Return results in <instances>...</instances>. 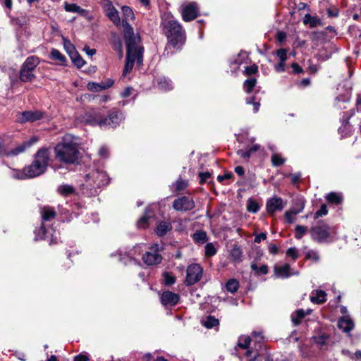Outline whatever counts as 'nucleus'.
Returning a JSON list of instances; mask_svg holds the SVG:
<instances>
[{"label": "nucleus", "instance_id": "nucleus-1", "mask_svg": "<svg viewBox=\"0 0 361 361\" xmlns=\"http://www.w3.org/2000/svg\"><path fill=\"white\" fill-rule=\"evenodd\" d=\"M125 42L127 53L123 76H126L132 71L135 61L138 65L142 64L144 51V48L140 45V36L135 34L133 27L128 25L125 30Z\"/></svg>", "mask_w": 361, "mask_h": 361}, {"label": "nucleus", "instance_id": "nucleus-2", "mask_svg": "<svg viewBox=\"0 0 361 361\" xmlns=\"http://www.w3.org/2000/svg\"><path fill=\"white\" fill-rule=\"evenodd\" d=\"M55 158L64 164H75L79 161L80 152L70 135H66L54 147Z\"/></svg>", "mask_w": 361, "mask_h": 361}, {"label": "nucleus", "instance_id": "nucleus-3", "mask_svg": "<svg viewBox=\"0 0 361 361\" xmlns=\"http://www.w3.org/2000/svg\"><path fill=\"white\" fill-rule=\"evenodd\" d=\"M163 31L168 42L166 50L173 48L179 49L185 42V32L182 26L173 17H167L162 21Z\"/></svg>", "mask_w": 361, "mask_h": 361}, {"label": "nucleus", "instance_id": "nucleus-4", "mask_svg": "<svg viewBox=\"0 0 361 361\" xmlns=\"http://www.w3.org/2000/svg\"><path fill=\"white\" fill-rule=\"evenodd\" d=\"M49 160V149L47 148L39 149L35 154L32 164L25 166L27 177L32 178L43 174L47 169Z\"/></svg>", "mask_w": 361, "mask_h": 361}, {"label": "nucleus", "instance_id": "nucleus-5", "mask_svg": "<svg viewBox=\"0 0 361 361\" xmlns=\"http://www.w3.org/2000/svg\"><path fill=\"white\" fill-rule=\"evenodd\" d=\"M121 112L117 111H111L108 116L103 118L99 113L90 114L86 118V122L92 126L99 125L100 127H109L114 128L123 120Z\"/></svg>", "mask_w": 361, "mask_h": 361}, {"label": "nucleus", "instance_id": "nucleus-6", "mask_svg": "<svg viewBox=\"0 0 361 361\" xmlns=\"http://www.w3.org/2000/svg\"><path fill=\"white\" fill-rule=\"evenodd\" d=\"M39 62V59L36 56H31L26 59L20 71V79L22 82H31L35 78L34 71Z\"/></svg>", "mask_w": 361, "mask_h": 361}, {"label": "nucleus", "instance_id": "nucleus-7", "mask_svg": "<svg viewBox=\"0 0 361 361\" xmlns=\"http://www.w3.org/2000/svg\"><path fill=\"white\" fill-rule=\"evenodd\" d=\"M107 174L102 171L94 170L85 176L87 185L93 188H100L109 183Z\"/></svg>", "mask_w": 361, "mask_h": 361}, {"label": "nucleus", "instance_id": "nucleus-8", "mask_svg": "<svg viewBox=\"0 0 361 361\" xmlns=\"http://www.w3.org/2000/svg\"><path fill=\"white\" fill-rule=\"evenodd\" d=\"M312 238L317 242L326 241L332 233L331 228L324 222H319L310 230Z\"/></svg>", "mask_w": 361, "mask_h": 361}, {"label": "nucleus", "instance_id": "nucleus-9", "mask_svg": "<svg viewBox=\"0 0 361 361\" xmlns=\"http://www.w3.org/2000/svg\"><path fill=\"white\" fill-rule=\"evenodd\" d=\"M162 248L159 247L158 244L153 245L150 248L149 250L147 251L145 254L142 256V260L143 262L149 265H154L160 263L162 260V257L159 254V251Z\"/></svg>", "mask_w": 361, "mask_h": 361}, {"label": "nucleus", "instance_id": "nucleus-10", "mask_svg": "<svg viewBox=\"0 0 361 361\" xmlns=\"http://www.w3.org/2000/svg\"><path fill=\"white\" fill-rule=\"evenodd\" d=\"M202 276V269L197 264H192L187 268V275L185 280L186 286H192L198 282Z\"/></svg>", "mask_w": 361, "mask_h": 361}, {"label": "nucleus", "instance_id": "nucleus-11", "mask_svg": "<svg viewBox=\"0 0 361 361\" xmlns=\"http://www.w3.org/2000/svg\"><path fill=\"white\" fill-rule=\"evenodd\" d=\"M195 205L193 200L187 196L176 199L173 202V208L178 212L190 211L195 207Z\"/></svg>", "mask_w": 361, "mask_h": 361}, {"label": "nucleus", "instance_id": "nucleus-12", "mask_svg": "<svg viewBox=\"0 0 361 361\" xmlns=\"http://www.w3.org/2000/svg\"><path fill=\"white\" fill-rule=\"evenodd\" d=\"M103 9L106 16L115 25L118 26L121 24V18L118 14V11L115 8L110 1H104Z\"/></svg>", "mask_w": 361, "mask_h": 361}, {"label": "nucleus", "instance_id": "nucleus-13", "mask_svg": "<svg viewBox=\"0 0 361 361\" xmlns=\"http://www.w3.org/2000/svg\"><path fill=\"white\" fill-rule=\"evenodd\" d=\"M182 17L184 21L189 22L198 16V7L196 3L191 2L182 8Z\"/></svg>", "mask_w": 361, "mask_h": 361}, {"label": "nucleus", "instance_id": "nucleus-14", "mask_svg": "<svg viewBox=\"0 0 361 361\" xmlns=\"http://www.w3.org/2000/svg\"><path fill=\"white\" fill-rule=\"evenodd\" d=\"M179 300V295L171 291H165L161 296V302L164 306H174L178 303Z\"/></svg>", "mask_w": 361, "mask_h": 361}, {"label": "nucleus", "instance_id": "nucleus-15", "mask_svg": "<svg viewBox=\"0 0 361 361\" xmlns=\"http://www.w3.org/2000/svg\"><path fill=\"white\" fill-rule=\"evenodd\" d=\"M266 207L267 212L273 214L276 211H281L284 204L282 198L274 197L267 201Z\"/></svg>", "mask_w": 361, "mask_h": 361}, {"label": "nucleus", "instance_id": "nucleus-16", "mask_svg": "<svg viewBox=\"0 0 361 361\" xmlns=\"http://www.w3.org/2000/svg\"><path fill=\"white\" fill-rule=\"evenodd\" d=\"M43 114L38 111H25L20 114L18 119L20 123L35 122L40 120Z\"/></svg>", "mask_w": 361, "mask_h": 361}, {"label": "nucleus", "instance_id": "nucleus-17", "mask_svg": "<svg viewBox=\"0 0 361 361\" xmlns=\"http://www.w3.org/2000/svg\"><path fill=\"white\" fill-rule=\"evenodd\" d=\"M114 84V81L112 80L109 79L105 82H102L100 83L90 82L87 84V88L89 90L92 92H99L107 88L111 87Z\"/></svg>", "mask_w": 361, "mask_h": 361}, {"label": "nucleus", "instance_id": "nucleus-18", "mask_svg": "<svg viewBox=\"0 0 361 361\" xmlns=\"http://www.w3.org/2000/svg\"><path fill=\"white\" fill-rule=\"evenodd\" d=\"M122 13L123 15V18L122 20V26L123 28V32L125 33V30H126L127 25H128V27H132L129 25L128 21L130 20H132L134 18V13L130 7L126 6L122 7Z\"/></svg>", "mask_w": 361, "mask_h": 361}, {"label": "nucleus", "instance_id": "nucleus-19", "mask_svg": "<svg viewBox=\"0 0 361 361\" xmlns=\"http://www.w3.org/2000/svg\"><path fill=\"white\" fill-rule=\"evenodd\" d=\"M312 310L308 309L305 312L302 309L296 310L291 314V320L294 326H298L300 324L301 320L305 317V315L310 314Z\"/></svg>", "mask_w": 361, "mask_h": 361}, {"label": "nucleus", "instance_id": "nucleus-20", "mask_svg": "<svg viewBox=\"0 0 361 361\" xmlns=\"http://www.w3.org/2000/svg\"><path fill=\"white\" fill-rule=\"evenodd\" d=\"M338 326L345 333H349L354 327L353 321L347 317H343L338 320Z\"/></svg>", "mask_w": 361, "mask_h": 361}, {"label": "nucleus", "instance_id": "nucleus-21", "mask_svg": "<svg viewBox=\"0 0 361 361\" xmlns=\"http://www.w3.org/2000/svg\"><path fill=\"white\" fill-rule=\"evenodd\" d=\"M310 300L317 304L324 303L326 300V294L324 290H317L315 293H312Z\"/></svg>", "mask_w": 361, "mask_h": 361}, {"label": "nucleus", "instance_id": "nucleus-22", "mask_svg": "<svg viewBox=\"0 0 361 361\" xmlns=\"http://www.w3.org/2000/svg\"><path fill=\"white\" fill-rule=\"evenodd\" d=\"M290 269L289 264H285L283 266L275 267L274 271L278 277L288 278L290 276Z\"/></svg>", "mask_w": 361, "mask_h": 361}, {"label": "nucleus", "instance_id": "nucleus-23", "mask_svg": "<svg viewBox=\"0 0 361 361\" xmlns=\"http://www.w3.org/2000/svg\"><path fill=\"white\" fill-rule=\"evenodd\" d=\"M172 228L171 224L167 221H161L157 227L156 233L159 236L165 235Z\"/></svg>", "mask_w": 361, "mask_h": 361}, {"label": "nucleus", "instance_id": "nucleus-24", "mask_svg": "<svg viewBox=\"0 0 361 361\" xmlns=\"http://www.w3.org/2000/svg\"><path fill=\"white\" fill-rule=\"evenodd\" d=\"M42 219L43 221H48L55 218V211L48 207H44L41 212Z\"/></svg>", "mask_w": 361, "mask_h": 361}, {"label": "nucleus", "instance_id": "nucleus-25", "mask_svg": "<svg viewBox=\"0 0 361 361\" xmlns=\"http://www.w3.org/2000/svg\"><path fill=\"white\" fill-rule=\"evenodd\" d=\"M49 57L54 61H58L60 64L63 65L66 62L64 55H63L59 50L52 49L50 51Z\"/></svg>", "mask_w": 361, "mask_h": 361}, {"label": "nucleus", "instance_id": "nucleus-26", "mask_svg": "<svg viewBox=\"0 0 361 361\" xmlns=\"http://www.w3.org/2000/svg\"><path fill=\"white\" fill-rule=\"evenodd\" d=\"M158 87L163 91H168L173 88L171 81L164 77L159 78Z\"/></svg>", "mask_w": 361, "mask_h": 361}, {"label": "nucleus", "instance_id": "nucleus-27", "mask_svg": "<svg viewBox=\"0 0 361 361\" xmlns=\"http://www.w3.org/2000/svg\"><path fill=\"white\" fill-rule=\"evenodd\" d=\"M305 208V200L302 199L298 200L295 205L289 209L290 213L293 214V215L296 216L299 213L302 212Z\"/></svg>", "mask_w": 361, "mask_h": 361}, {"label": "nucleus", "instance_id": "nucleus-28", "mask_svg": "<svg viewBox=\"0 0 361 361\" xmlns=\"http://www.w3.org/2000/svg\"><path fill=\"white\" fill-rule=\"evenodd\" d=\"M192 238L197 243L203 244L207 242V235L206 232L203 231H197L192 235Z\"/></svg>", "mask_w": 361, "mask_h": 361}, {"label": "nucleus", "instance_id": "nucleus-29", "mask_svg": "<svg viewBox=\"0 0 361 361\" xmlns=\"http://www.w3.org/2000/svg\"><path fill=\"white\" fill-rule=\"evenodd\" d=\"M202 324L206 328L212 329L218 326L219 324V322L218 319L209 315L206 317L205 320L202 322Z\"/></svg>", "mask_w": 361, "mask_h": 361}, {"label": "nucleus", "instance_id": "nucleus-30", "mask_svg": "<svg viewBox=\"0 0 361 361\" xmlns=\"http://www.w3.org/2000/svg\"><path fill=\"white\" fill-rule=\"evenodd\" d=\"M303 253L307 259H312L314 262H318L319 260L318 253L314 250L307 249V247L303 248Z\"/></svg>", "mask_w": 361, "mask_h": 361}, {"label": "nucleus", "instance_id": "nucleus-31", "mask_svg": "<svg viewBox=\"0 0 361 361\" xmlns=\"http://www.w3.org/2000/svg\"><path fill=\"white\" fill-rule=\"evenodd\" d=\"M232 260L235 262H240L242 257V250L240 247L235 245L231 250L230 252Z\"/></svg>", "mask_w": 361, "mask_h": 361}, {"label": "nucleus", "instance_id": "nucleus-32", "mask_svg": "<svg viewBox=\"0 0 361 361\" xmlns=\"http://www.w3.org/2000/svg\"><path fill=\"white\" fill-rule=\"evenodd\" d=\"M58 192L63 196H68L74 192V188L68 184H63L59 186Z\"/></svg>", "mask_w": 361, "mask_h": 361}, {"label": "nucleus", "instance_id": "nucleus-33", "mask_svg": "<svg viewBox=\"0 0 361 361\" xmlns=\"http://www.w3.org/2000/svg\"><path fill=\"white\" fill-rule=\"evenodd\" d=\"M64 8L68 12L78 13L80 14H83V13L85 12L84 9H82L81 7H80L75 4L66 3L64 5Z\"/></svg>", "mask_w": 361, "mask_h": 361}, {"label": "nucleus", "instance_id": "nucleus-34", "mask_svg": "<svg viewBox=\"0 0 361 361\" xmlns=\"http://www.w3.org/2000/svg\"><path fill=\"white\" fill-rule=\"evenodd\" d=\"M327 201L334 204H338L342 202V197L336 192H330L326 197Z\"/></svg>", "mask_w": 361, "mask_h": 361}, {"label": "nucleus", "instance_id": "nucleus-35", "mask_svg": "<svg viewBox=\"0 0 361 361\" xmlns=\"http://www.w3.org/2000/svg\"><path fill=\"white\" fill-rule=\"evenodd\" d=\"M239 287V283L237 280L232 279L228 280V281L226 284V288L227 291L234 293H235Z\"/></svg>", "mask_w": 361, "mask_h": 361}, {"label": "nucleus", "instance_id": "nucleus-36", "mask_svg": "<svg viewBox=\"0 0 361 361\" xmlns=\"http://www.w3.org/2000/svg\"><path fill=\"white\" fill-rule=\"evenodd\" d=\"M251 338L248 336H241L238 339V346L242 349H248L250 345Z\"/></svg>", "mask_w": 361, "mask_h": 361}, {"label": "nucleus", "instance_id": "nucleus-37", "mask_svg": "<svg viewBox=\"0 0 361 361\" xmlns=\"http://www.w3.org/2000/svg\"><path fill=\"white\" fill-rule=\"evenodd\" d=\"M25 167H24L22 171L11 169L10 175L15 179H25L28 178L27 177Z\"/></svg>", "mask_w": 361, "mask_h": 361}, {"label": "nucleus", "instance_id": "nucleus-38", "mask_svg": "<svg viewBox=\"0 0 361 361\" xmlns=\"http://www.w3.org/2000/svg\"><path fill=\"white\" fill-rule=\"evenodd\" d=\"M256 84H257L256 79L250 78V79L246 80L244 82L243 88L247 93H250L253 90V88L255 87Z\"/></svg>", "mask_w": 361, "mask_h": 361}, {"label": "nucleus", "instance_id": "nucleus-39", "mask_svg": "<svg viewBox=\"0 0 361 361\" xmlns=\"http://www.w3.org/2000/svg\"><path fill=\"white\" fill-rule=\"evenodd\" d=\"M8 137H0V156L8 155Z\"/></svg>", "mask_w": 361, "mask_h": 361}, {"label": "nucleus", "instance_id": "nucleus-40", "mask_svg": "<svg viewBox=\"0 0 361 361\" xmlns=\"http://www.w3.org/2000/svg\"><path fill=\"white\" fill-rule=\"evenodd\" d=\"M63 47L70 57L77 52L73 44L69 40L65 38H63Z\"/></svg>", "mask_w": 361, "mask_h": 361}, {"label": "nucleus", "instance_id": "nucleus-41", "mask_svg": "<svg viewBox=\"0 0 361 361\" xmlns=\"http://www.w3.org/2000/svg\"><path fill=\"white\" fill-rule=\"evenodd\" d=\"M26 149H27L26 145H25L24 142H23L22 144H20L18 146H17L16 147H15L13 149L8 150L7 156H11V155L16 156L20 153L24 152Z\"/></svg>", "mask_w": 361, "mask_h": 361}, {"label": "nucleus", "instance_id": "nucleus-42", "mask_svg": "<svg viewBox=\"0 0 361 361\" xmlns=\"http://www.w3.org/2000/svg\"><path fill=\"white\" fill-rule=\"evenodd\" d=\"M271 164L274 166H280L285 163V159L279 154H274L271 158Z\"/></svg>", "mask_w": 361, "mask_h": 361}, {"label": "nucleus", "instance_id": "nucleus-43", "mask_svg": "<svg viewBox=\"0 0 361 361\" xmlns=\"http://www.w3.org/2000/svg\"><path fill=\"white\" fill-rule=\"evenodd\" d=\"M259 206L257 202L252 199H249L247 203V210L252 213H256L258 212Z\"/></svg>", "mask_w": 361, "mask_h": 361}, {"label": "nucleus", "instance_id": "nucleus-44", "mask_svg": "<svg viewBox=\"0 0 361 361\" xmlns=\"http://www.w3.org/2000/svg\"><path fill=\"white\" fill-rule=\"evenodd\" d=\"M71 59L73 63L78 67L81 68L85 64V61L78 54V52L75 53L73 56H71Z\"/></svg>", "mask_w": 361, "mask_h": 361}, {"label": "nucleus", "instance_id": "nucleus-45", "mask_svg": "<svg viewBox=\"0 0 361 361\" xmlns=\"http://www.w3.org/2000/svg\"><path fill=\"white\" fill-rule=\"evenodd\" d=\"M295 238L300 239L307 233V228L304 226L298 225L295 229Z\"/></svg>", "mask_w": 361, "mask_h": 361}, {"label": "nucleus", "instance_id": "nucleus-46", "mask_svg": "<svg viewBox=\"0 0 361 361\" xmlns=\"http://www.w3.org/2000/svg\"><path fill=\"white\" fill-rule=\"evenodd\" d=\"M216 250L212 243H207L205 245V255L207 257H212L216 255Z\"/></svg>", "mask_w": 361, "mask_h": 361}, {"label": "nucleus", "instance_id": "nucleus-47", "mask_svg": "<svg viewBox=\"0 0 361 361\" xmlns=\"http://www.w3.org/2000/svg\"><path fill=\"white\" fill-rule=\"evenodd\" d=\"M328 213L327 207L325 204H322L321 208L316 212V213L314 215V219H317V218L326 215Z\"/></svg>", "mask_w": 361, "mask_h": 361}, {"label": "nucleus", "instance_id": "nucleus-48", "mask_svg": "<svg viewBox=\"0 0 361 361\" xmlns=\"http://www.w3.org/2000/svg\"><path fill=\"white\" fill-rule=\"evenodd\" d=\"M287 256L293 258V259L295 260L298 257V253L295 247H290L286 251Z\"/></svg>", "mask_w": 361, "mask_h": 361}, {"label": "nucleus", "instance_id": "nucleus-49", "mask_svg": "<svg viewBox=\"0 0 361 361\" xmlns=\"http://www.w3.org/2000/svg\"><path fill=\"white\" fill-rule=\"evenodd\" d=\"M164 281L166 285H172L176 281V278L169 273H164Z\"/></svg>", "mask_w": 361, "mask_h": 361}, {"label": "nucleus", "instance_id": "nucleus-50", "mask_svg": "<svg viewBox=\"0 0 361 361\" xmlns=\"http://www.w3.org/2000/svg\"><path fill=\"white\" fill-rule=\"evenodd\" d=\"M257 71H258V67L256 65L247 66L245 68V73L247 75H251L255 74Z\"/></svg>", "mask_w": 361, "mask_h": 361}, {"label": "nucleus", "instance_id": "nucleus-51", "mask_svg": "<svg viewBox=\"0 0 361 361\" xmlns=\"http://www.w3.org/2000/svg\"><path fill=\"white\" fill-rule=\"evenodd\" d=\"M276 55L280 59V61H286L287 59V51L285 49L277 50Z\"/></svg>", "mask_w": 361, "mask_h": 361}, {"label": "nucleus", "instance_id": "nucleus-52", "mask_svg": "<svg viewBox=\"0 0 361 361\" xmlns=\"http://www.w3.org/2000/svg\"><path fill=\"white\" fill-rule=\"evenodd\" d=\"M113 48L120 54L121 56H122V43L119 39L114 41Z\"/></svg>", "mask_w": 361, "mask_h": 361}, {"label": "nucleus", "instance_id": "nucleus-53", "mask_svg": "<svg viewBox=\"0 0 361 361\" xmlns=\"http://www.w3.org/2000/svg\"><path fill=\"white\" fill-rule=\"evenodd\" d=\"M295 215H293V214L290 213V212L289 210L286 211L284 214L286 221L289 224H292L294 222V220H295V219L293 217Z\"/></svg>", "mask_w": 361, "mask_h": 361}, {"label": "nucleus", "instance_id": "nucleus-54", "mask_svg": "<svg viewBox=\"0 0 361 361\" xmlns=\"http://www.w3.org/2000/svg\"><path fill=\"white\" fill-rule=\"evenodd\" d=\"M327 338V336L325 335H322L320 337L315 338V343L321 346L326 344V340Z\"/></svg>", "mask_w": 361, "mask_h": 361}, {"label": "nucleus", "instance_id": "nucleus-55", "mask_svg": "<svg viewBox=\"0 0 361 361\" xmlns=\"http://www.w3.org/2000/svg\"><path fill=\"white\" fill-rule=\"evenodd\" d=\"M38 141V138L36 136H32L29 140L23 142L26 145L27 148L30 147L33 144Z\"/></svg>", "mask_w": 361, "mask_h": 361}, {"label": "nucleus", "instance_id": "nucleus-56", "mask_svg": "<svg viewBox=\"0 0 361 361\" xmlns=\"http://www.w3.org/2000/svg\"><path fill=\"white\" fill-rule=\"evenodd\" d=\"M132 87H127L125 88V90L121 92V97L123 98H126L129 97L132 93Z\"/></svg>", "mask_w": 361, "mask_h": 361}, {"label": "nucleus", "instance_id": "nucleus-57", "mask_svg": "<svg viewBox=\"0 0 361 361\" xmlns=\"http://www.w3.org/2000/svg\"><path fill=\"white\" fill-rule=\"evenodd\" d=\"M211 176V173L209 172H202L200 173V182L206 181Z\"/></svg>", "mask_w": 361, "mask_h": 361}, {"label": "nucleus", "instance_id": "nucleus-58", "mask_svg": "<svg viewBox=\"0 0 361 361\" xmlns=\"http://www.w3.org/2000/svg\"><path fill=\"white\" fill-rule=\"evenodd\" d=\"M285 61H280V62L277 65H276L275 69L277 72H282L284 71Z\"/></svg>", "mask_w": 361, "mask_h": 361}, {"label": "nucleus", "instance_id": "nucleus-59", "mask_svg": "<svg viewBox=\"0 0 361 361\" xmlns=\"http://www.w3.org/2000/svg\"><path fill=\"white\" fill-rule=\"evenodd\" d=\"M291 67L295 73H300L302 72V68L296 63H292Z\"/></svg>", "mask_w": 361, "mask_h": 361}, {"label": "nucleus", "instance_id": "nucleus-60", "mask_svg": "<svg viewBox=\"0 0 361 361\" xmlns=\"http://www.w3.org/2000/svg\"><path fill=\"white\" fill-rule=\"evenodd\" d=\"M147 219L148 217L147 216V215H144L143 216H142L138 222H137V224H138V226L139 227H145V224L147 223Z\"/></svg>", "mask_w": 361, "mask_h": 361}, {"label": "nucleus", "instance_id": "nucleus-61", "mask_svg": "<svg viewBox=\"0 0 361 361\" xmlns=\"http://www.w3.org/2000/svg\"><path fill=\"white\" fill-rule=\"evenodd\" d=\"M267 238V234L265 233H261L260 234L255 236V242L257 243H259L262 240H265Z\"/></svg>", "mask_w": 361, "mask_h": 361}, {"label": "nucleus", "instance_id": "nucleus-62", "mask_svg": "<svg viewBox=\"0 0 361 361\" xmlns=\"http://www.w3.org/2000/svg\"><path fill=\"white\" fill-rule=\"evenodd\" d=\"M268 273V267L267 265H262L258 269L257 274H267Z\"/></svg>", "mask_w": 361, "mask_h": 361}, {"label": "nucleus", "instance_id": "nucleus-63", "mask_svg": "<svg viewBox=\"0 0 361 361\" xmlns=\"http://www.w3.org/2000/svg\"><path fill=\"white\" fill-rule=\"evenodd\" d=\"M238 154L240 155L243 158H249L251 153L249 151V149L247 151L239 150L238 152Z\"/></svg>", "mask_w": 361, "mask_h": 361}, {"label": "nucleus", "instance_id": "nucleus-64", "mask_svg": "<svg viewBox=\"0 0 361 361\" xmlns=\"http://www.w3.org/2000/svg\"><path fill=\"white\" fill-rule=\"evenodd\" d=\"M89 358L87 356L84 355H78L74 357V361H88Z\"/></svg>", "mask_w": 361, "mask_h": 361}]
</instances>
